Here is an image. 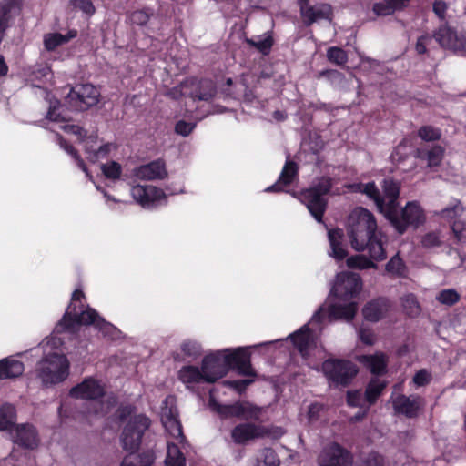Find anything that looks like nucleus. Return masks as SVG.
Wrapping results in <instances>:
<instances>
[{"label": "nucleus", "mask_w": 466, "mask_h": 466, "mask_svg": "<svg viewBox=\"0 0 466 466\" xmlns=\"http://www.w3.org/2000/svg\"><path fill=\"white\" fill-rule=\"evenodd\" d=\"M351 247L357 251L368 250L370 258L364 255H354L346 260L350 268L369 269L377 268L373 261H382L386 258V250L381 241V233L378 231L377 221L374 215L366 208H361L358 220L351 228Z\"/></svg>", "instance_id": "1"}, {"label": "nucleus", "mask_w": 466, "mask_h": 466, "mask_svg": "<svg viewBox=\"0 0 466 466\" xmlns=\"http://www.w3.org/2000/svg\"><path fill=\"white\" fill-rule=\"evenodd\" d=\"M85 293L81 289L74 290L70 303L58 322V331L75 332L82 325H93L104 337L115 339L119 332L116 327L100 317L97 311L83 303Z\"/></svg>", "instance_id": "2"}, {"label": "nucleus", "mask_w": 466, "mask_h": 466, "mask_svg": "<svg viewBox=\"0 0 466 466\" xmlns=\"http://www.w3.org/2000/svg\"><path fill=\"white\" fill-rule=\"evenodd\" d=\"M385 218L391 224L399 234L406 232L408 228H418L425 221L423 209L415 201H410L399 210V208L389 211Z\"/></svg>", "instance_id": "3"}, {"label": "nucleus", "mask_w": 466, "mask_h": 466, "mask_svg": "<svg viewBox=\"0 0 466 466\" xmlns=\"http://www.w3.org/2000/svg\"><path fill=\"white\" fill-rule=\"evenodd\" d=\"M69 374V361L63 354L54 353L43 360L37 376L45 385L64 381Z\"/></svg>", "instance_id": "4"}, {"label": "nucleus", "mask_w": 466, "mask_h": 466, "mask_svg": "<svg viewBox=\"0 0 466 466\" xmlns=\"http://www.w3.org/2000/svg\"><path fill=\"white\" fill-rule=\"evenodd\" d=\"M151 425L150 419L145 414L130 417L125 424L120 436L122 448L126 451H137L145 432Z\"/></svg>", "instance_id": "5"}, {"label": "nucleus", "mask_w": 466, "mask_h": 466, "mask_svg": "<svg viewBox=\"0 0 466 466\" xmlns=\"http://www.w3.org/2000/svg\"><path fill=\"white\" fill-rule=\"evenodd\" d=\"M322 371L334 385L349 386L358 374L357 365L349 360L328 359L322 363Z\"/></svg>", "instance_id": "6"}, {"label": "nucleus", "mask_w": 466, "mask_h": 466, "mask_svg": "<svg viewBox=\"0 0 466 466\" xmlns=\"http://www.w3.org/2000/svg\"><path fill=\"white\" fill-rule=\"evenodd\" d=\"M212 409L222 418H238L245 420L259 421L262 409L249 401L238 400L232 404L214 402Z\"/></svg>", "instance_id": "7"}, {"label": "nucleus", "mask_w": 466, "mask_h": 466, "mask_svg": "<svg viewBox=\"0 0 466 466\" xmlns=\"http://www.w3.org/2000/svg\"><path fill=\"white\" fill-rule=\"evenodd\" d=\"M100 92L92 84H76L66 97V104L76 111H86L99 102Z\"/></svg>", "instance_id": "8"}, {"label": "nucleus", "mask_w": 466, "mask_h": 466, "mask_svg": "<svg viewBox=\"0 0 466 466\" xmlns=\"http://www.w3.org/2000/svg\"><path fill=\"white\" fill-rule=\"evenodd\" d=\"M362 279L357 273L342 271L336 276L330 293L341 301L356 299L362 289Z\"/></svg>", "instance_id": "9"}, {"label": "nucleus", "mask_w": 466, "mask_h": 466, "mask_svg": "<svg viewBox=\"0 0 466 466\" xmlns=\"http://www.w3.org/2000/svg\"><path fill=\"white\" fill-rule=\"evenodd\" d=\"M224 356L227 373L229 370H236L242 376H255L251 361L250 352L244 348H237L235 350L226 349L222 350Z\"/></svg>", "instance_id": "10"}, {"label": "nucleus", "mask_w": 466, "mask_h": 466, "mask_svg": "<svg viewBox=\"0 0 466 466\" xmlns=\"http://www.w3.org/2000/svg\"><path fill=\"white\" fill-rule=\"evenodd\" d=\"M353 462L352 452L336 441L326 445L319 456V466H352Z\"/></svg>", "instance_id": "11"}, {"label": "nucleus", "mask_w": 466, "mask_h": 466, "mask_svg": "<svg viewBox=\"0 0 466 466\" xmlns=\"http://www.w3.org/2000/svg\"><path fill=\"white\" fill-rule=\"evenodd\" d=\"M299 8V15L305 26H310L319 20L330 21L333 16L332 6L327 3H318L314 5L309 0H296Z\"/></svg>", "instance_id": "12"}, {"label": "nucleus", "mask_w": 466, "mask_h": 466, "mask_svg": "<svg viewBox=\"0 0 466 466\" xmlns=\"http://www.w3.org/2000/svg\"><path fill=\"white\" fill-rule=\"evenodd\" d=\"M268 435L269 430L267 427L248 420L238 423L230 432L232 441L239 445L246 444L257 439H262Z\"/></svg>", "instance_id": "13"}, {"label": "nucleus", "mask_w": 466, "mask_h": 466, "mask_svg": "<svg viewBox=\"0 0 466 466\" xmlns=\"http://www.w3.org/2000/svg\"><path fill=\"white\" fill-rule=\"evenodd\" d=\"M69 395L77 400H99L106 395V390L99 380L93 377H87L71 388Z\"/></svg>", "instance_id": "14"}, {"label": "nucleus", "mask_w": 466, "mask_h": 466, "mask_svg": "<svg viewBox=\"0 0 466 466\" xmlns=\"http://www.w3.org/2000/svg\"><path fill=\"white\" fill-rule=\"evenodd\" d=\"M201 365L208 377V383H214L228 374L222 350L206 355Z\"/></svg>", "instance_id": "15"}, {"label": "nucleus", "mask_w": 466, "mask_h": 466, "mask_svg": "<svg viewBox=\"0 0 466 466\" xmlns=\"http://www.w3.org/2000/svg\"><path fill=\"white\" fill-rule=\"evenodd\" d=\"M184 85L192 87L188 96L192 98L193 101L209 102L217 94L216 84L213 80L208 78L198 79L197 77H192L187 79Z\"/></svg>", "instance_id": "16"}, {"label": "nucleus", "mask_w": 466, "mask_h": 466, "mask_svg": "<svg viewBox=\"0 0 466 466\" xmlns=\"http://www.w3.org/2000/svg\"><path fill=\"white\" fill-rule=\"evenodd\" d=\"M299 200L303 203L310 215L319 223H323V217L328 207V199L308 189H302Z\"/></svg>", "instance_id": "17"}, {"label": "nucleus", "mask_w": 466, "mask_h": 466, "mask_svg": "<svg viewBox=\"0 0 466 466\" xmlns=\"http://www.w3.org/2000/svg\"><path fill=\"white\" fill-rule=\"evenodd\" d=\"M13 441L23 449L35 450L39 445L38 432L31 424L16 425L13 434Z\"/></svg>", "instance_id": "18"}, {"label": "nucleus", "mask_w": 466, "mask_h": 466, "mask_svg": "<svg viewBox=\"0 0 466 466\" xmlns=\"http://www.w3.org/2000/svg\"><path fill=\"white\" fill-rule=\"evenodd\" d=\"M131 195L144 208L150 207L157 201L167 198L165 192L161 188L152 185L134 186L131 188Z\"/></svg>", "instance_id": "19"}, {"label": "nucleus", "mask_w": 466, "mask_h": 466, "mask_svg": "<svg viewBox=\"0 0 466 466\" xmlns=\"http://www.w3.org/2000/svg\"><path fill=\"white\" fill-rule=\"evenodd\" d=\"M391 307L390 301L384 297H379L367 302L362 308L363 318L376 323L385 318Z\"/></svg>", "instance_id": "20"}, {"label": "nucleus", "mask_w": 466, "mask_h": 466, "mask_svg": "<svg viewBox=\"0 0 466 466\" xmlns=\"http://www.w3.org/2000/svg\"><path fill=\"white\" fill-rule=\"evenodd\" d=\"M135 175L142 180H163L167 177L168 173L165 161L162 158H158L137 167Z\"/></svg>", "instance_id": "21"}, {"label": "nucleus", "mask_w": 466, "mask_h": 466, "mask_svg": "<svg viewBox=\"0 0 466 466\" xmlns=\"http://www.w3.org/2000/svg\"><path fill=\"white\" fill-rule=\"evenodd\" d=\"M445 148L441 145L422 146L416 148L414 157L426 161L430 168L439 167L444 158Z\"/></svg>", "instance_id": "22"}, {"label": "nucleus", "mask_w": 466, "mask_h": 466, "mask_svg": "<svg viewBox=\"0 0 466 466\" xmlns=\"http://www.w3.org/2000/svg\"><path fill=\"white\" fill-rule=\"evenodd\" d=\"M350 192L364 194L369 199L372 200L376 206L378 212L383 215L384 198L378 188L374 181L368 183H353L347 187Z\"/></svg>", "instance_id": "23"}, {"label": "nucleus", "mask_w": 466, "mask_h": 466, "mask_svg": "<svg viewBox=\"0 0 466 466\" xmlns=\"http://www.w3.org/2000/svg\"><path fill=\"white\" fill-rule=\"evenodd\" d=\"M421 405L420 396H414L412 399L404 394L398 395L393 400V408L396 413L405 415L412 419L418 416Z\"/></svg>", "instance_id": "24"}, {"label": "nucleus", "mask_w": 466, "mask_h": 466, "mask_svg": "<svg viewBox=\"0 0 466 466\" xmlns=\"http://www.w3.org/2000/svg\"><path fill=\"white\" fill-rule=\"evenodd\" d=\"M299 176V166L293 160H287L275 184L268 187L267 192H282L283 187H289Z\"/></svg>", "instance_id": "25"}, {"label": "nucleus", "mask_w": 466, "mask_h": 466, "mask_svg": "<svg viewBox=\"0 0 466 466\" xmlns=\"http://www.w3.org/2000/svg\"><path fill=\"white\" fill-rule=\"evenodd\" d=\"M382 192L384 198L383 216L385 217L389 211L399 208L398 200L400 192V185L392 178H385L382 181Z\"/></svg>", "instance_id": "26"}, {"label": "nucleus", "mask_w": 466, "mask_h": 466, "mask_svg": "<svg viewBox=\"0 0 466 466\" xmlns=\"http://www.w3.org/2000/svg\"><path fill=\"white\" fill-rule=\"evenodd\" d=\"M21 0H4L0 3V43L13 17L20 13Z\"/></svg>", "instance_id": "27"}, {"label": "nucleus", "mask_w": 466, "mask_h": 466, "mask_svg": "<svg viewBox=\"0 0 466 466\" xmlns=\"http://www.w3.org/2000/svg\"><path fill=\"white\" fill-rule=\"evenodd\" d=\"M344 302V304L333 303L329 305L328 314L330 319L350 321L355 318L358 311V303L353 300Z\"/></svg>", "instance_id": "28"}, {"label": "nucleus", "mask_w": 466, "mask_h": 466, "mask_svg": "<svg viewBox=\"0 0 466 466\" xmlns=\"http://www.w3.org/2000/svg\"><path fill=\"white\" fill-rule=\"evenodd\" d=\"M436 41L444 48L460 49L463 46V40L451 27L441 25L434 34Z\"/></svg>", "instance_id": "29"}, {"label": "nucleus", "mask_w": 466, "mask_h": 466, "mask_svg": "<svg viewBox=\"0 0 466 466\" xmlns=\"http://www.w3.org/2000/svg\"><path fill=\"white\" fill-rule=\"evenodd\" d=\"M328 238L330 246V255L337 261H342L348 256L346 245L343 244L344 231L341 228H336L328 231Z\"/></svg>", "instance_id": "30"}, {"label": "nucleus", "mask_w": 466, "mask_h": 466, "mask_svg": "<svg viewBox=\"0 0 466 466\" xmlns=\"http://www.w3.org/2000/svg\"><path fill=\"white\" fill-rule=\"evenodd\" d=\"M24 371V363L13 356L0 360V380L16 379L20 377Z\"/></svg>", "instance_id": "31"}, {"label": "nucleus", "mask_w": 466, "mask_h": 466, "mask_svg": "<svg viewBox=\"0 0 466 466\" xmlns=\"http://www.w3.org/2000/svg\"><path fill=\"white\" fill-rule=\"evenodd\" d=\"M178 379L189 388L190 384L208 383V377L204 370L197 366H183L178 371Z\"/></svg>", "instance_id": "32"}, {"label": "nucleus", "mask_w": 466, "mask_h": 466, "mask_svg": "<svg viewBox=\"0 0 466 466\" xmlns=\"http://www.w3.org/2000/svg\"><path fill=\"white\" fill-rule=\"evenodd\" d=\"M77 31L70 29L66 35L60 33H47L44 35L43 44L45 49L48 52L55 51L58 46L68 43L71 39L76 37Z\"/></svg>", "instance_id": "33"}, {"label": "nucleus", "mask_w": 466, "mask_h": 466, "mask_svg": "<svg viewBox=\"0 0 466 466\" xmlns=\"http://www.w3.org/2000/svg\"><path fill=\"white\" fill-rule=\"evenodd\" d=\"M363 363L370 370V373L381 376L387 372V359L383 353L374 355H363Z\"/></svg>", "instance_id": "34"}, {"label": "nucleus", "mask_w": 466, "mask_h": 466, "mask_svg": "<svg viewBox=\"0 0 466 466\" xmlns=\"http://www.w3.org/2000/svg\"><path fill=\"white\" fill-rule=\"evenodd\" d=\"M120 466H151L155 461V454L151 451L137 453V451H128Z\"/></svg>", "instance_id": "35"}, {"label": "nucleus", "mask_w": 466, "mask_h": 466, "mask_svg": "<svg viewBox=\"0 0 466 466\" xmlns=\"http://www.w3.org/2000/svg\"><path fill=\"white\" fill-rule=\"evenodd\" d=\"M311 339V330L308 326H303L298 331L290 335V340L293 346L304 355L309 347Z\"/></svg>", "instance_id": "36"}, {"label": "nucleus", "mask_w": 466, "mask_h": 466, "mask_svg": "<svg viewBox=\"0 0 466 466\" xmlns=\"http://www.w3.org/2000/svg\"><path fill=\"white\" fill-rule=\"evenodd\" d=\"M386 387L387 382L385 380H380L378 378L371 379L365 389L366 401L370 405L375 404Z\"/></svg>", "instance_id": "37"}, {"label": "nucleus", "mask_w": 466, "mask_h": 466, "mask_svg": "<svg viewBox=\"0 0 466 466\" xmlns=\"http://www.w3.org/2000/svg\"><path fill=\"white\" fill-rule=\"evenodd\" d=\"M245 43L250 47L257 49L263 56H268L271 52L275 40L273 33L269 31L265 35L262 40H254L253 38L247 37Z\"/></svg>", "instance_id": "38"}, {"label": "nucleus", "mask_w": 466, "mask_h": 466, "mask_svg": "<svg viewBox=\"0 0 466 466\" xmlns=\"http://www.w3.org/2000/svg\"><path fill=\"white\" fill-rule=\"evenodd\" d=\"M153 15L154 12L151 8L137 9L127 14V22L132 25L145 26Z\"/></svg>", "instance_id": "39"}, {"label": "nucleus", "mask_w": 466, "mask_h": 466, "mask_svg": "<svg viewBox=\"0 0 466 466\" xmlns=\"http://www.w3.org/2000/svg\"><path fill=\"white\" fill-rule=\"evenodd\" d=\"M165 466H186V458L177 444H168Z\"/></svg>", "instance_id": "40"}, {"label": "nucleus", "mask_w": 466, "mask_h": 466, "mask_svg": "<svg viewBox=\"0 0 466 466\" xmlns=\"http://www.w3.org/2000/svg\"><path fill=\"white\" fill-rule=\"evenodd\" d=\"M15 406L10 403L3 404L0 407V430H8L15 423Z\"/></svg>", "instance_id": "41"}, {"label": "nucleus", "mask_w": 466, "mask_h": 466, "mask_svg": "<svg viewBox=\"0 0 466 466\" xmlns=\"http://www.w3.org/2000/svg\"><path fill=\"white\" fill-rule=\"evenodd\" d=\"M385 270L393 277H404L406 266L399 254H396L387 262Z\"/></svg>", "instance_id": "42"}, {"label": "nucleus", "mask_w": 466, "mask_h": 466, "mask_svg": "<svg viewBox=\"0 0 466 466\" xmlns=\"http://www.w3.org/2000/svg\"><path fill=\"white\" fill-rule=\"evenodd\" d=\"M417 135L425 142H435L441 139V130L433 126L425 125L418 129Z\"/></svg>", "instance_id": "43"}, {"label": "nucleus", "mask_w": 466, "mask_h": 466, "mask_svg": "<svg viewBox=\"0 0 466 466\" xmlns=\"http://www.w3.org/2000/svg\"><path fill=\"white\" fill-rule=\"evenodd\" d=\"M451 239L453 244L461 245L466 243V223L461 220H454L451 224Z\"/></svg>", "instance_id": "44"}, {"label": "nucleus", "mask_w": 466, "mask_h": 466, "mask_svg": "<svg viewBox=\"0 0 466 466\" xmlns=\"http://www.w3.org/2000/svg\"><path fill=\"white\" fill-rule=\"evenodd\" d=\"M327 59L335 65L343 66L348 60L347 52L339 46H330L327 49Z\"/></svg>", "instance_id": "45"}, {"label": "nucleus", "mask_w": 466, "mask_h": 466, "mask_svg": "<svg viewBox=\"0 0 466 466\" xmlns=\"http://www.w3.org/2000/svg\"><path fill=\"white\" fill-rule=\"evenodd\" d=\"M332 187L333 179L329 177L323 176L320 178H319L316 184H314L313 186L307 189L325 198V196H327L330 192Z\"/></svg>", "instance_id": "46"}, {"label": "nucleus", "mask_w": 466, "mask_h": 466, "mask_svg": "<svg viewBox=\"0 0 466 466\" xmlns=\"http://www.w3.org/2000/svg\"><path fill=\"white\" fill-rule=\"evenodd\" d=\"M180 350L185 356L192 359H197L202 354L200 343L191 339L183 341L180 345Z\"/></svg>", "instance_id": "47"}, {"label": "nucleus", "mask_w": 466, "mask_h": 466, "mask_svg": "<svg viewBox=\"0 0 466 466\" xmlns=\"http://www.w3.org/2000/svg\"><path fill=\"white\" fill-rule=\"evenodd\" d=\"M464 208L460 200H455L451 206H449L441 210L440 217L443 219L453 220L462 214Z\"/></svg>", "instance_id": "48"}, {"label": "nucleus", "mask_w": 466, "mask_h": 466, "mask_svg": "<svg viewBox=\"0 0 466 466\" xmlns=\"http://www.w3.org/2000/svg\"><path fill=\"white\" fill-rule=\"evenodd\" d=\"M101 170L103 175L111 180L119 179L122 174V167L116 161H110L106 164H102Z\"/></svg>", "instance_id": "49"}, {"label": "nucleus", "mask_w": 466, "mask_h": 466, "mask_svg": "<svg viewBox=\"0 0 466 466\" xmlns=\"http://www.w3.org/2000/svg\"><path fill=\"white\" fill-rule=\"evenodd\" d=\"M258 460V466H279V459L276 451L271 448L262 450Z\"/></svg>", "instance_id": "50"}, {"label": "nucleus", "mask_w": 466, "mask_h": 466, "mask_svg": "<svg viewBox=\"0 0 466 466\" xmlns=\"http://www.w3.org/2000/svg\"><path fill=\"white\" fill-rule=\"evenodd\" d=\"M437 299L443 305L453 306L460 300V294L452 289H443L437 296Z\"/></svg>", "instance_id": "51"}, {"label": "nucleus", "mask_w": 466, "mask_h": 466, "mask_svg": "<svg viewBox=\"0 0 466 466\" xmlns=\"http://www.w3.org/2000/svg\"><path fill=\"white\" fill-rule=\"evenodd\" d=\"M70 5L90 17L96 13L92 0H69Z\"/></svg>", "instance_id": "52"}, {"label": "nucleus", "mask_w": 466, "mask_h": 466, "mask_svg": "<svg viewBox=\"0 0 466 466\" xmlns=\"http://www.w3.org/2000/svg\"><path fill=\"white\" fill-rule=\"evenodd\" d=\"M358 466H384V457L377 451H370L360 460Z\"/></svg>", "instance_id": "53"}, {"label": "nucleus", "mask_w": 466, "mask_h": 466, "mask_svg": "<svg viewBox=\"0 0 466 466\" xmlns=\"http://www.w3.org/2000/svg\"><path fill=\"white\" fill-rule=\"evenodd\" d=\"M165 427L175 438H178L179 436L183 435L182 425L180 421L173 415H170L167 418V420L165 421Z\"/></svg>", "instance_id": "54"}, {"label": "nucleus", "mask_w": 466, "mask_h": 466, "mask_svg": "<svg viewBox=\"0 0 466 466\" xmlns=\"http://www.w3.org/2000/svg\"><path fill=\"white\" fill-rule=\"evenodd\" d=\"M421 245L426 248L440 247L441 241L439 233L434 231L426 233L421 238Z\"/></svg>", "instance_id": "55"}, {"label": "nucleus", "mask_w": 466, "mask_h": 466, "mask_svg": "<svg viewBox=\"0 0 466 466\" xmlns=\"http://www.w3.org/2000/svg\"><path fill=\"white\" fill-rule=\"evenodd\" d=\"M372 11L378 16H386L393 14L392 8L388 4V0L375 3L372 6Z\"/></svg>", "instance_id": "56"}, {"label": "nucleus", "mask_w": 466, "mask_h": 466, "mask_svg": "<svg viewBox=\"0 0 466 466\" xmlns=\"http://www.w3.org/2000/svg\"><path fill=\"white\" fill-rule=\"evenodd\" d=\"M195 128V124L179 120L175 125V132L183 137H187Z\"/></svg>", "instance_id": "57"}, {"label": "nucleus", "mask_w": 466, "mask_h": 466, "mask_svg": "<svg viewBox=\"0 0 466 466\" xmlns=\"http://www.w3.org/2000/svg\"><path fill=\"white\" fill-rule=\"evenodd\" d=\"M220 92L225 98L236 99L238 93L235 91L232 78L228 77L220 88Z\"/></svg>", "instance_id": "58"}, {"label": "nucleus", "mask_w": 466, "mask_h": 466, "mask_svg": "<svg viewBox=\"0 0 466 466\" xmlns=\"http://www.w3.org/2000/svg\"><path fill=\"white\" fill-rule=\"evenodd\" d=\"M431 380V374L424 369L417 371L413 377V382L420 387L429 384Z\"/></svg>", "instance_id": "59"}, {"label": "nucleus", "mask_w": 466, "mask_h": 466, "mask_svg": "<svg viewBox=\"0 0 466 466\" xmlns=\"http://www.w3.org/2000/svg\"><path fill=\"white\" fill-rule=\"evenodd\" d=\"M431 36L429 35H423L418 37L415 50L419 55H423L427 53V46L431 42Z\"/></svg>", "instance_id": "60"}, {"label": "nucleus", "mask_w": 466, "mask_h": 466, "mask_svg": "<svg viewBox=\"0 0 466 466\" xmlns=\"http://www.w3.org/2000/svg\"><path fill=\"white\" fill-rule=\"evenodd\" d=\"M49 67L39 66L37 68L34 69L30 75L29 79L32 82L39 81L41 82L43 78H46L49 74Z\"/></svg>", "instance_id": "61"}, {"label": "nucleus", "mask_w": 466, "mask_h": 466, "mask_svg": "<svg viewBox=\"0 0 466 466\" xmlns=\"http://www.w3.org/2000/svg\"><path fill=\"white\" fill-rule=\"evenodd\" d=\"M360 339L362 343L371 346L375 342V335L371 329H361L359 332Z\"/></svg>", "instance_id": "62"}, {"label": "nucleus", "mask_w": 466, "mask_h": 466, "mask_svg": "<svg viewBox=\"0 0 466 466\" xmlns=\"http://www.w3.org/2000/svg\"><path fill=\"white\" fill-rule=\"evenodd\" d=\"M323 410V405L318 402L311 403L309 406L308 417L309 420H317L320 412Z\"/></svg>", "instance_id": "63"}, {"label": "nucleus", "mask_w": 466, "mask_h": 466, "mask_svg": "<svg viewBox=\"0 0 466 466\" xmlns=\"http://www.w3.org/2000/svg\"><path fill=\"white\" fill-rule=\"evenodd\" d=\"M432 10L439 18L443 19L447 11V5L444 1L436 0L433 3Z\"/></svg>", "instance_id": "64"}]
</instances>
